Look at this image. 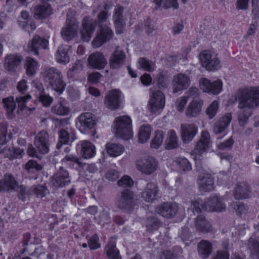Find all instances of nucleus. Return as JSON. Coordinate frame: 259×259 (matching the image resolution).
I'll return each mask as SVG.
<instances>
[{"mask_svg": "<svg viewBox=\"0 0 259 259\" xmlns=\"http://www.w3.org/2000/svg\"><path fill=\"white\" fill-rule=\"evenodd\" d=\"M31 99V96L29 95H27L25 96L19 97L16 98V101L18 103V107L21 110H25V109H28L26 105L27 102Z\"/></svg>", "mask_w": 259, "mask_h": 259, "instance_id": "obj_55", "label": "nucleus"}, {"mask_svg": "<svg viewBox=\"0 0 259 259\" xmlns=\"http://www.w3.org/2000/svg\"><path fill=\"white\" fill-rule=\"evenodd\" d=\"M189 97L182 96L178 98L175 103L176 108L180 112H183L188 102Z\"/></svg>", "mask_w": 259, "mask_h": 259, "instance_id": "obj_51", "label": "nucleus"}, {"mask_svg": "<svg viewBox=\"0 0 259 259\" xmlns=\"http://www.w3.org/2000/svg\"><path fill=\"white\" fill-rule=\"evenodd\" d=\"M136 168L142 173L150 175L158 168V161L152 156H148L139 159L136 161Z\"/></svg>", "mask_w": 259, "mask_h": 259, "instance_id": "obj_6", "label": "nucleus"}, {"mask_svg": "<svg viewBox=\"0 0 259 259\" xmlns=\"http://www.w3.org/2000/svg\"><path fill=\"white\" fill-rule=\"evenodd\" d=\"M198 184L200 190L202 191L209 192L214 189L213 179L208 173H204L200 176Z\"/></svg>", "mask_w": 259, "mask_h": 259, "instance_id": "obj_28", "label": "nucleus"}, {"mask_svg": "<svg viewBox=\"0 0 259 259\" xmlns=\"http://www.w3.org/2000/svg\"><path fill=\"white\" fill-rule=\"evenodd\" d=\"M221 67L220 61L216 56L212 57L211 56L210 60L208 61V65L206 66V69L209 71L218 70Z\"/></svg>", "mask_w": 259, "mask_h": 259, "instance_id": "obj_53", "label": "nucleus"}, {"mask_svg": "<svg viewBox=\"0 0 259 259\" xmlns=\"http://www.w3.org/2000/svg\"><path fill=\"white\" fill-rule=\"evenodd\" d=\"M2 185L1 189L4 191L16 190L18 188V182L15 180L12 174H8L4 175L3 178L0 180Z\"/></svg>", "mask_w": 259, "mask_h": 259, "instance_id": "obj_30", "label": "nucleus"}, {"mask_svg": "<svg viewBox=\"0 0 259 259\" xmlns=\"http://www.w3.org/2000/svg\"><path fill=\"white\" fill-rule=\"evenodd\" d=\"M160 224V222L157 218L154 217H150L148 218L146 222L147 231L152 233L158 228Z\"/></svg>", "mask_w": 259, "mask_h": 259, "instance_id": "obj_48", "label": "nucleus"}, {"mask_svg": "<svg viewBox=\"0 0 259 259\" xmlns=\"http://www.w3.org/2000/svg\"><path fill=\"white\" fill-rule=\"evenodd\" d=\"M164 136L165 134L162 131H156L151 143V147L155 149L159 148L163 143Z\"/></svg>", "mask_w": 259, "mask_h": 259, "instance_id": "obj_43", "label": "nucleus"}, {"mask_svg": "<svg viewBox=\"0 0 259 259\" xmlns=\"http://www.w3.org/2000/svg\"><path fill=\"white\" fill-rule=\"evenodd\" d=\"M88 63L90 67L100 70L106 66L107 61L103 53L97 51L89 56Z\"/></svg>", "mask_w": 259, "mask_h": 259, "instance_id": "obj_17", "label": "nucleus"}, {"mask_svg": "<svg viewBox=\"0 0 259 259\" xmlns=\"http://www.w3.org/2000/svg\"><path fill=\"white\" fill-rule=\"evenodd\" d=\"M115 135L123 139L127 140L132 138V120L129 116H121L117 117L114 122Z\"/></svg>", "mask_w": 259, "mask_h": 259, "instance_id": "obj_3", "label": "nucleus"}, {"mask_svg": "<svg viewBox=\"0 0 259 259\" xmlns=\"http://www.w3.org/2000/svg\"><path fill=\"white\" fill-rule=\"evenodd\" d=\"M203 103V101L200 100L194 99L191 101L186 109V116L188 118L198 116L201 112Z\"/></svg>", "mask_w": 259, "mask_h": 259, "instance_id": "obj_27", "label": "nucleus"}, {"mask_svg": "<svg viewBox=\"0 0 259 259\" xmlns=\"http://www.w3.org/2000/svg\"><path fill=\"white\" fill-rule=\"evenodd\" d=\"M81 145V154L83 158L89 159L94 157L96 154L95 146L88 141L80 142Z\"/></svg>", "mask_w": 259, "mask_h": 259, "instance_id": "obj_32", "label": "nucleus"}, {"mask_svg": "<svg viewBox=\"0 0 259 259\" xmlns=\"http://www.w3.org/2000/svg\"><path fill=\"white\" fill-rule=\"evenodd\" d=\"M162 7L165 9L173 8L178 9L179 7L177 0H165L163 4Z\"/></svg>", "mask_w": 259, "mask_h": 259, "instance_id": "obj_63", "label": "nucleus"}, {"mask_svg": "<svg viewBox=\"0 0 259 259\" xmlns=\"http://www.w3.org/2000/svg\"><path fill=\"white\" fill-rule=\"evenodd\" d=\"M107 256L109 259H119V250L116 248L114 240H111L105 247Z\"/></svg>", "mask_w": 259, "mask_h": 259, "instance_id": "obj_41", "label": "nucleus"}, {"mask_svg": "<svg viewBox=\"0 0 259 259\" xmlns=\"http://www.w3.org/2000/svg\"><path fill=\"white\" fill-rule=\"evenodd\" d=\"M211 259H229V253L226 250L218 251Z\"/></svg>", "mask_w": 259, "mask_h": 259, "instance_id": "obj_64", "label": "nucleus"}, {"mask_svg": "<svg viewBox=\"0 0 259 259\" xmlns=\"http://www.w3.org/2000/svg\"><path fill=\"white\" fill-rule=\"evenodd\" d=\"M158 189L153 183H148L142 193V197L146 202H152L158 198Z\"/></svg>", "mask_w": 259, "mask_h": 259, "instance_id": "obj_25", "label": "nucleus"}, {"mask_svg": "<svg viewBox=\"0 0 259 259\" xmlns=\"http://www.w3.org/2000/svg\"><path fill=\"white\" fill-rule=\"evenodd\" d=\"M165 145L166 148L167 149H172L178 147V137L173 130L168 132Z\"/></svg>", "mask_w": 259, "mask_h": 259, "instance_id": "obj_37", "label": "nucleus"}, {"mask_svg": "<svg viewBox=\"0 0 259 259\" xmlns=\"http://www.w3.org/2000/svg\"><path fill=\"white\" fill-rule=\"evenodd\" d=\"M70 183V179L68 171L62 167L52 177L51 184L55 187H63Z\"/></svg>", "mask_w": 259, "mask_h": 259, "instance_id": "obj_16", "label": "nucleus"}, {"mask_svg": "<svg viewBox=\"0 0 259 259\" xmlns=\"http://www.w3.org/2000/svg\"><path fill=\"white\" fill-rule=\"evenodd\" d=\"M52 13V9L50 4L45 3L38 5L34 8V17L37 19H43L47 18Z\"/></svg>", "mask_w": 259, "mask_h": 259, "instance_id": "obj_29", "label": "nucleus"}, {"mask_svg": "<svg viewBox=\"0 0 259 259\" xmlns=\"http://www.w3.org/2000/svg\"><path fill=\"white\" fill-rule=\"evenodd\" d=\"M210 143V135L207 131H203L201 133L199 140L195 148L191 152L195 160L202 159L203 154L208 149Z\"/></svg>", "mask_w": 259, "mask_h": 259, "instance_id": "obj_5", "label": "nucleus"}, {"mask_svg": "<svg viewBox=\"0 0 259 259\" xmlns=\"http://www.w3.org/2000/svg\"><path fill=\"white\" fill-rule=\"evenodd\" d=\"M165 103V96L159 90H151L148 102V109L153 114H159L163 110Z\"/></svg>", "mask_w": 259, "mask_h": 259, "instance_id": "obj_4", "label": "nucleus"}, {"mask_svg": "<svg viewBox=\"0 0 259 259\" xmlns=\"http://www.w3.org/2000/svg\"><path fill=\"white\" fill-rule=\"evenodd\" d=\"M113 36V32L108 26L100 25V33L92 41V46L95 48H99L111 39Z\"/></svg>", "mask_w": 259, "mask_h": 259, "instance_id": "obj_13", "label": "nucleus"}, {"mask_svg": "<svg viewBox=\"0 0 259 259\" xmlns=\"http://www.w3.org/2000/svg\"><path fill=\"white\" fill-rule=\"evenodd\" d=\"M205 203H203L201 199H198L195 200H192L191 202V205L188 208V211L195 213H199L201 212L202 209H204Z\"/></svg>", "mask_w": 259, "mask_h": 259, "instance_id": "obj_46", "label": "nucleus"}, {"mask_svg": "<svg viewBox=\"0 0 259 259\" xmlns=\"http://www.w3.org/2000/svg\"><path fill=\"white\" fill-rule=\"evenodd\" d=\"M82 26V28L80 30L81 38L83 41L89 42L95 31L96 24L86 17L83 19Z\"/></svg>", "mask_w": 259, "mask_h": 259, "instance_id": "obj_21", "label": "nucleus"}, {"mask_svg": "<svg viewBox=\"0 0 259 259\" xmlns=\"http://www.w3.org/2000/svg\"><path fill=\"white\" fill-rule=\"evenodd\" d=\"M30 190L37 198H42L49 193L48 189L41 185L32 186Z\"/></svg>", "mask_w": 259, "mask_h": 259, "instance_id": "obj_47", "label": "nucleus"}, {"mask_svg": "<svg viewBox=\"0 0 259 259\" xmlns=\"http://www.w3.org/2000/svg\"><path fill=\"white\" fill-rule=\"evenodd\" d=\"M96 124L94 115L90 112L82 113L77 118L76 126L82 133H86L89 130L93 128Z\"/></svg>", "mask_w": 259, "mask_h": 259, "instance_id": "obj_9", "label": "nucleus"}, {"mask_svg": "<svg viewBox=\"0 0 259 259\" xmlns=\"http://www.w3.org/2000/svg\"><path fill=\"white\" fill-rule=\"evenodd\" d=\"M3 153H5L6 157L8 158L11 160L21 158L25 154L24 150L19 147H13L11 149L7 146L0 149V154Z\"/></svg>", "mask_w": 259, "mask_h": 259, "instance_id": "obj_31", "label": "nucleus"}, {"mask_svg": "<svg viewBox=\"0 0 259 259\" xmlns=\"http://www.w3.org/2000/svg\"><path fill=\"white\" fill-rule=\"evenodd\" d=\"M3 103L4 107L9 114L14 112L16 107L14 97L12 96L3 99Z\"/></svg>", "mask_w": 259, "mask_h": 259, "instance_id": "obj_45", "label": "nucleus"}, {"mask_svg": "<svg viewBox=\"0 0 259 259\" xmlns=\"http://www.w3.org/2000/svg\"><path fill=\"white\" fill-rule=\"evenodd\" d=\"M134 184L133 180L127 176H124L118 181V185L120 187H131Z\"/></svg>", "mask_w": 259, "mask_h": 259, "instance_id": "obj_58", "label": "nucleus"}, {"mask_svg": "<svg viewBox=\"0 0 259 259\" xmlns=\"http://www.w3.org/2000/svg\"><path fill=\"white\" fill-rule=\"evenodd\" d=\"M232 120V114L227 113L221 117L213 124L212 131L215 134H220L228 127Z\"/></svg>", "mask_w": 259, "mask_h": 259, "instance_id": "obj_26", "label": "nucleus"}, {"mask_svg": "<svg viewBox=\"0 0 259 259\" xmlns=\"http://www.w3.org/2000/svg\"><path fill=\"white\" fill-rule=\"evenodd\" d=\"M211 56L210 52L208 51H203L200 53L199 60L203 67L206 68L208 61L210 60Z\"/></svg>", "mask_w": 259, "mask_h": 259, "instance_id": "obj_54", "label": "nucleus"}, {"mask_svg": "<svg viewBox=\"0 0 259 259\" xmlns=\"http://www.w3.org/2000/svg\"><path fill=\"white\" fill-rule=\"evenodd\" d=\"M22 57L18 54H10L5 57L4 61V68L8 72L14 73L20 65Z\"/></svg>", "mask_w": 259, "mask_h": 259, "instance_id": "obj_18", "label": "nucleus"}, {"mask_svg": "<svg viewBox=\"0 0 259 259\" xmlns=\"http://www.w3.org/2000/svg\"><path fill=\"white\" fill-rule=\"evenodd\" d=\"M177 204L168 202H164L156 208V211L161 216L166 218L175 217L178 211Z\"/></svg>", "mask_w": 259, "mask_h": 259, "instance_id": "obj_23", "label": "nucleus"}, {"mask_svg": "<svg viewBox=\"0 0 259 259\" xmlns=\"http://www.w3.org/2000/svg\"><path fill=\"white\" fill-rule=\"evenodd\" d=\"M42 75L53 90L58 95L62 94L65 89L66 83L63 79L62 73L58 69L55 67H46Z\"/></svg>", "mask_w": 259, "mask_h": 259, "instance_id": "obj_2", "label": "nucleus"}, {"mask_svg": "<svg viewBox=\"0 0 259 259\" xmlns=\"http://www.w3.org/2000/svg\"><path fill=\"white\" fill-rule=\"evenodd\" d=\"M211 244L210 242L202 240L198 246V251L199 255L202 258H206L211 253Z\"/></svg>", "mask_w": 259, "mask_h": 259, "instance_id": "obj_35", "label": "nucleus"}, {"mask_svg": "<svg viewBox=\"0 0 259 259\" xmlns=\"http://www.w3.org/2000/svg\"><path fill=\"white\" fill-rule=\"evenodd\" d=\"M65 128H62L59 132V142L57 149H60L62 145L72 143L76 138L75 133L68 121H66Z\"/></svg>", "mask_w": 259, "mask_h": 259, "instance_id": "obj_11", "label": "nucleus"}, {"mask_svg": "<svg viewBox=\"0 0 259 259\" xmlns=\"http://www.w3.org/2000/svg\"><path fill=\"white\" fill-rule=\"evenodd\" d=\"M234 208L236 210V213L238 214H242L245 213L247 211L248 207L244 204L241 203L240 202H235L233 204Z\"/></svg>", "mask_w": 259, "mask_h": 259, "instance_id": "obj_59", "label": "nucleus"}, {"mask_svg": "<svg viewBox=\"0 0 259 259\" xmlns=\"http://www.w3.org/2000/svg\"><path fill=\"white\" fill-rule=\"evenodd\" d=\"M191 82L189 76L179 73L174 76L172 80V89L174 93H177L180 91L187 89Z\"/></svg>", "mask_w": 259, "mask_h": 259, "instance_id": "obj_20", "label": "nucleus"}, {"mask_svg": "<svg viewBox=\"0 0 259 259\" xmlns=\"http://www.w3.org/2000/svg\"><path fill=\"white\" fill-rule=\"evenodd\" d=\"M79 24V22L74 18L67 19L65 25L61 31L62 38L68 41L72 40L78 34Z\"/></svg>", "mask_w": 259, "mask_h": 259, "instance_id": "obj_7", "label": "nucleus"}, {"mask_svg": "<svg viewBox=\"0 0 259 259\" xmlns=\"http://www.w3.org/2000/svg\"><path fill=\"white\" fill-rule=\"evenodd\" d=\"M34 144L39 153L45 154L49 150V135L45 131H41L35 136Z\"/></svg>", "mask_w": 259, "mask_h": 259, "instance_id": "obj_15", "label": "nucleus"}, {"mask_svg": "<svg viewBox=\"0 0 259 259\" xmlns=\"http://www.w3.org/2000/svg\"><path fill=\"white\" fill-rule=\"evenodd\" d=\"M204 210L207 211L221 212L225 210L226 206L224 202L223 198L217 194L208 198L205 202Z\"/></svg>", "mask_w": 259, "mask_h": 259, "instance_id": "obj_12", "label": "nucleus"}, {"mask_svg": "<svg viewBox=\"0 0 259 259\" xmlns=\"http://www.w3.org/2000/svg\"><path fill=\"white\" fill-rule=\"evenodd\" d=\"M248 246L251 250L259 258V243L252 238L249 240Z\"/></svg>", "mask_w": 259, "mask_h": 259, "instance_id": "obj_61", "label": "nucleus"}, {"mask_svg": "<svg viewBox=\"0 0 259 259\" xmlns=\"http://www.w3.org/2000/svg\"><path fill=\"white\" fill-rule=\"evenodd\" d=\"M197 127L194 124H183L181 126V137L183 142L191 141L197 133Z\"/></svg>", "mask_w": 259, "mask_h": 259, "instance_id": "obj_24", "label": "nucleus"}, {"mask_svg": "<svg viewBox=\"0 0 259 259\" xmlns=\"http://www.w3.org/2000/svg\"><path fill=\"white\" fill-rule=\"evenodd\" d=\"M196 230L199 232L207 233L212 229L209 222L202 215H199L195 222Z\"/></svg>", "mask_w": 259, "mask_h": 259, "instance_id": "obj_33", "label": "nucleus"}, {"mask_svg": "<svg viewBox=\"0 0 259 259\" xmlns=\"http://www.w3.org/2000/svg\"><path fill=\"white\" fill-rule=\"evenodd\" d=\"M119 176V172L113 169L108 170L106 174V179L111 181L116 180L118 178Z\"/></svg>", "mask_w": 259, "mask_h": 259, "instance_id": "obj_62", "label": "nucleus"}, {"mask_svg": "<svg viewBox=\"0 0 259 259\" xmlns=\"http://www.w3.org/2000/svg\"><path fill=\"white\" fill-rule=\"evenodd\" d=\"M49 41L38 35H35L28 45V50L33 52L34 55L39 54V50L48 49Z\"/></svg>", "mask_w": 259, "mask_h": 259, "instance_id": "obj_19", "label": "nucleus"}, {"mask_svg": "<svg viewBox=\"0 0 259 259\" xmlns=\"http://www.w3.org/2000/svg\"><path fill=\"white\" fill-rule=\"evenodd\" d=\"M51 110L53 113L60 116L67 115L69 113V107L63 101H60L52 106Z\"/></svg>", "mask_w": 259, "mask_h": 259, "instance_id": "obj_40", "label": "nucleus"}, {"mask_svg": "<svg viewBox=\"0 0 259 259\" xmlns=\"http://www.w3.org/2000/svg\"><path fill=\"white\" fill-rule=\"evenodd\" d=\"M125 57V53L119 47H116L109 59L110 68L115 69L119 68L123 64Z\"/></svg>", "mask_w": 259, "mask_h": 259, "instance_id": "obj_22", "label": "nucleus"}, {"mask_svg": "<svg viewBox=\"0 0 259 259\" xmlns=\"http://www.w3.org/2000/svg\"><path fill=\"white\" fill-rule=\"evenodd\" d=\"M62 161L65 163L70 162V163H76L79 167L82 166V163L80 162L78 157L73 155H66L63 159Z\"/></svg>", "mask_w": 259, "mask_h": 259, "instance_id": "obj_60", "label": "nucleus"}, {"mask_svg": "<svg viewBox=\"0 0 259 259\" xmlns=\"http://www.w3.org/2000/svg\"><path fill=\"white\" fill-rule=\"evenodd\" d=\"M25 168L30 173H34L42 169V166L38 164L36 161L30 160L25 164Z\"/></svg>", "mask_w": 259, "mask_h": 259, "instance_id": "obj_50", "label": "nucleus"}, {"mask_svg": "<svg viewBox=\"0 0 259 259\" xmlns=\"http://www.w3.org/2000/svg\"><path fill=\"white\" fill-rule=\"evenodd\" d=\"M174 162L179 167L180 170L188 171H190L192 168L190 163L185 158H176L174 160Z\"/></svg>", "mask_w": 259, "mask_h": 259, "instance_id": "obj_44", "label": "nucleus"}, {"mask_svg": "<svg viewBox=\"0 0 259 259\" xmlns=\"http://www.w3.org/2000/svg\"><path fill=\"white\" fill-rule=\"evenodd\" d=\"M69 46L68 45H62L59 47L56 55V58L58 62L66 63L69 61V57L68 55V51Z\"/></svg>", "mask_w": 259, "mask_h": 259, "instance_id": "obj_36", "label": "nucleus"}, {"mask_svg": "<svg viewBox=\"0 0 259 259\" xmlns=\"http://www.w3.org/2000/svg\"><path fill=\"white\" fill-rule=\"evenodd\" d=\"M249 195V188L248 185L245 183L237 185L234 196L236 199H245Z\"/></svg>", "mask_w": 259, "mask_h": 259, "instance_id": "obj_34", "label": "nucleus"}, {"mask_svg": "<svg viewBox=\"0 0 259 259\" xmlns=\"http://www.w3.org/2000/svg\"><path fill=\"white\" fill-rule=\"evenodd\" d=\"M106 149L110 156L117 157L123 152V147L119 144L108 143L106 144Z\"/></svg>", "mask_w": 259, "mask_h": 259, "instance_id": "obj_39", "label": "nucleus"}, {"mask_svg": "<svg viewBox=\"0 0 259 259\" xmlns=\"http://www.w3.org/2000/svg\"><path fill=\"white\" fill-rule=\"evenodd\" d=\"M53 100V98L50 96L48 94L44 93H39V101L44 106L48 107L50 106L52 103Z\"/></svg>", "mask_w": 259, "mask_h": 259, "instance_id": "obj_57", "label": "nucleus"}, {"mask_svg": "<svg viewBox=\"0 0 259 259\" xmlns=\"http://www.w3.org/2000/svg\"><path fill=\"white\" fill-rule=\"evenodd\" d=\"M138 63L140 68L148 72L154 71L155 68V65L153 62L150 61L144 58H140Z\"/></svg>", "mask_w": 259, "mask_h": 259, "instance_id": "obj_49", "label": "nucleus"}, {"mask_svg": "<svg viewBox=\"0 0 259 259\" xmlns=\"http://www.w3.org/2000/svg\"><path fill=\"white\" fill-rule=\"evenodd\" d=\"M99 237L96 234L92 235L88 241V245L91 249H96L100 247L101 245L98 242Z\"/></svg>", "mask_w": 259, "mask_h": 259, "instance_id": "obj_56", "label": "nucleus"}, {"mask_svg": "<svg viewBox=\"0 0 259 259\" xmlns=\"http://www.w3.org/2000/svg\"><path fill=\"white\" fill-rule=\"evenodd\" d=\"M134 202V193L128 189H125L121 193L120 197L117 200L116 205L123 211L129 212L133 208Z\"/></svg>", "mask_w": 259, "mask_h": 259, "instance_id": "obj_8", "label": "nucleus"}, {"mask_svg": "<svg viewBox=\"0 0 259 259\" xmlns=\"http://www.w3.org/2000/svg\"><path fill=\"white\" fill-rule=\"evenodd\" d=\"M38 67L37 62L30 57H27L25 60V68L26 74L32 76L36 73Z\"/></svg>", "mask_w": 259, "mask_h": 259, "instance_id": "obj_38", "label": "nucleus"}, {"mask_svg": "<svg viewBox=\"0 0 259 259\" xmlns=\"http://www.w3.org/2000/svg\"><path fill=\"white\" fill-rule=\"evenodd\" d=\"M151 133V128L150 125L141 126L138 133V139L140 143H144L146 142L150 138Z\"/></svg>", "mask_w": 259, "mask_h": 259, "instance_id": "obj_42", "label": "nucleus"}, {"mask_svg": "<svg viewBox=\"0 0 259 259\" xmlns=\"http://www.w3.org/2000/svg\"><path fill=\"white\" fill-rule=\"evenodd\" d=\"M218 108L219 104L216 101H213L207 107L206 110V113L208 116L209 119H212L215 116L218 110Z\"/></svg>", "mask_w": 259, "mask_h": 259, "instance_id": "obj_52", "label": "nucleus"}, {"mask_svg": "<svg viewBox=\"0 0 259 259\" xmlns=\"http://www.w3.org/2000/svg\"><path fill=\"white\" fill-rule=\"evenodd\" d=\"M122 96L121 91L118 89L109 91L105 96V105L110 109H118L121 104Z\"/></svg>", "mask_w": 259, "mask_h": 259, "instance_id": "obj_14", "label": "nucleus"}, {"mask_svg": "<svg viewBox=\"0 0 259 259\" xmlns=\"http://www.w3.org/2000/svg\"><path fill=\"white\" fill-rule=\"evenodd\" d=\"M238 103V120L241 126L247 123L252 110L259 107V87H246L239 89L233 95Z\"/></svg>", "mask_w": 259, "mask_h": 259, "instance_id": "obj_1", "label": "nucleus"}, {"mask_svg": "<svg viewBox=\"0 0 259 259\" xmlns=\"http://www.w3.org/2000/svg\"><path fill=\"white\" fill-rule=\"evenodd\" d=\"M200 89L203 92L213 95H218L222 89L223 83L220 79L211 82L206 78H201L199 80Z\"/></svg>", "mask_w": 259, "mask_h": 259, "instance_id": "obj_10", "label": "nucleus"}]
</instances>
